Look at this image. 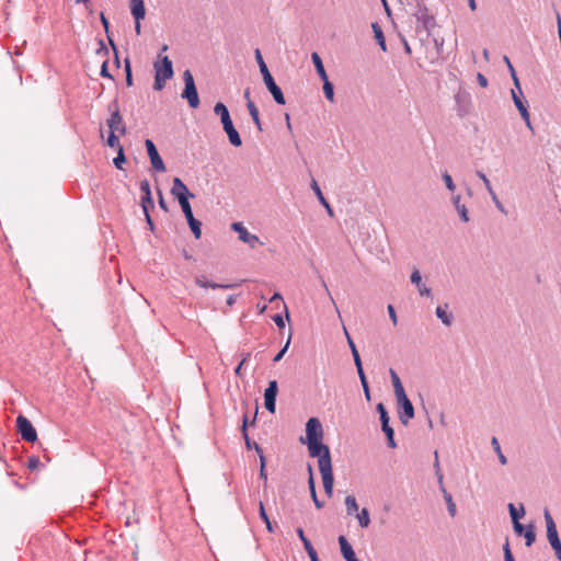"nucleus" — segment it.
Segmentation results:
<instances>
[{
    "label": "nucleus",
    "instance_id": "19",
    "mask_svg": "<svg viewBox=\"0 0 561 561\" xmlns=\"http://www.w3.org/2000/svg\"><path fill=\"white\" fill-rule=\"evenodd\" d=\"M411 283L417 287L421 296H432V290L425 284L422 283V277L419 270H414L411 274Z\"/></svg>",
    "mask_w": 561,
    "mask_h": 561
},
{
    "label": "nucleus",
    "instance_id": "48",
    "mask_svg": "<svg viewBox=\"0 0 561 561\" xmlns=\"http://www.w3.org/2000/svg\"><path fill=\"white\" fill-rule=\"evenodd\" d=\"M242 433H243V437L245 439L247 447L251 448L252 447V440H250L248 432H247V417L243 419Z\"/></svg>",
    "mask_w": 561,
    "mask_h": 561
},
{
    "label": "nucleus",
    "instance_id": "14",
    "mask_svg": "<svg viewBox=\"0 0 561 561\" xmlns=\"http://www.w3.org/2000/svg\"><path fill=\"white\" fill-rule=\"evenodd\" d=\"M277 391H278L277 381L271 380L268 382L267 388L265 389V392H264V405H265V409L271 413H274L275 409H276Z\"/></svg>",
    "mask_w": 561,
    "mask_h": 561
},
{
    "label": "nucleus",
    "instance_id": "22",
    "mask_svg": "<svg viewBox=\"0 0 561 561\" xmlns=\"http://www.w3.org/2000/svg\"><path fill=\"white\" fill-rule=\"evenodd\" d=\"M130 12L135 20H142L146 15L144 0H130Z\"/></svg>",
    "mask_w": 561,
    "mask_h": 561
},
{
    "label": "nucleus",
    "instance_id": "27",
    "mask_svg": "<svg viewBox=\"0 0 561 561\" xmlns=\"http://www.w3.org/2000/svg\"><path fill=\"white\" fill-rule=\"evenodd\" d=\"M390 375H391V380H392L396 398L403 397V394H405V390L401 383L399 376L392 369H390Z\"/></svg>",
    "mask_w": 561,
    "mask_h": 561
},
{
    "label": "nucleus",
    "instance_id": "29",
    "mask_svg": "<svg viewBox=\"0 0 561 561\" xmlns=\"http://www.w3.org/2000/svg\"><path fill=\"white\" fill-rule=\"evenodd\" d=\"M381 430H382V432L386 434L387 442H388V446H389L390 448H396V447H397V444H396V440H394V431H393V428L390 426V424H383V425H381Z\"/></svg>",
    "mask_w": 561,
    "mask_h": 561
},
{
    "label": "nucleus",
    "instance_id": "60",
    "mask_svg": "<svg viewBox=\"0 0 561 561\" xmlns=\"http://www.w3.org/2000/svg\"><path fill=\"white\" fill-rule=\"evenodd\" d=\"M255 59H256V61H257L259 67H260L261 65L265 64V61H264V59H263V56H262V54H261V50H260L259 48H257V49H255Z\"/></svg>",
    "mask_w": 561,
    "mask_h": 561
},
{
    "label": "nucleus",
    "instance_id": "59",
    "mask_svg": "<svg viewBox=\"0 0 561 561\" xmlns=\"http://www.w3.org/2000/svg\"><path fill=\"white\" fill-rule=\"evenodd\" d=\"M158 194H159V205H160V207H161L163 210L168 211V207H167L165 201H164V198H163L162 192H161V191H158Z\"/></svg>",
    "mask_w": 561,
    "mask_h": 561
},
{
    "label": "nucleus",
    "instance_id": "33",
    "mask_svg": "<svg viewBox=\"0 0 561 561\" xmlns=\"http://www.w3.org/2000/svg\"><path fill=\"white\" fill-rule=\"evenodd\" d=\"M253 446H254L255 450L260 454V461H261L260 478L263 479L264 481H266L267 480V476H266V472H265V458L263 456V451H262L261 447L256 443H253Z\"/></svg>",
    "mask_w": 561,
    "mask_h": 561
},
{
    "label": "nucleus",
    "instance_id": "16",
    "mask_svg": "<svg viewBox=\"0 0 561 561\" xmlns=\"http://www.w3.org/2000/svg\"><path fill=\"white\" fill-rule=\"evenodd\" d=\"M264 83H265L267 90L273 95L275 102L277 104L284 105L285 104L284 94H283L280 88L275 83L273 77H270V78L265 79Z\"/></svg>",
    "mask_w": 561,
    "mask_h": 561
},
{
    "label": "nucleus",
    "instance_id": "17",
    "mask_svg": "<svg viewBox=\"0 0 561 561\" xmlns=\"http://www.w3.org/2000/svg\"><path fill=\"white\" fill-rule=\"evenodd\" d=\"M140 191L142 193L141 207L144 211H147V208L153 207V199L151 197L150 185L147 180L140 182Z\"/></svg>",
    "mask_w": 561,
    "mask_h": 561
},
{
    "label": "nucleus",
    "instance_id": "55",
    "mask_svg": "<svg viewBox=\"0 0 561 561\" xmlns=\"http://www.w3.org/2000/svg\"><path fill=\"white\" fill-rule=\"evenodd\" d=\"M273 320L278 328H283L285 325L284 319L280 314H275Z\"/></svg>",
    "mask_w": 561,
    "mask_h": 561
},
{
    "label": "nucleus",
    "instance_id": "5",
    "mask_svg": "<svg viewBox=\"0 0 561 561\" xmlns=\"http://www.w3.org/2000/svg\"><path fill=\"white\" fill-rule=\"evenodd\" d=\"M183 80H184L185 88L182 93V98L187 100L188 105L192 108H197L199 105V99H198V93H197V89H196V85L194 82L193 75L191 73L190 70L184 71Z\"/></svg>",
    "mask_w": 561,
    "mask_h": 561
},
{
    "label": "nucleus",
    "instance_id": "49",
    "mask_svg": "<svg viewBox=\"0 0 561 561\" xmlns=\"http://www.w3.org/2000/svg\"><path fill=\"white\" fill-rule=\"evenodd\" d=\"M41 465V460L37 457H31L28 458V468L31 470L37 469Z\"/></svg>",
    "mask_w": 561,
    "mask_h": 561
},
{
    "label": "nucleus",
    "instance_id": "4",
    "mask_svg": "<svg viewBox=\"0 0 561 561\" xmlns=\"http://www.w3.org/2000/svg\"><path fill=\"white\" fill-rule=\"evenodd\" d=\"M111 116L107 118L106 124L110 133H118L119 135L126 134V126L119 113L118 102L115 100L108 105Z\"/></svg>",
    "mask_w": 561,
    "mask_h": 561
},
{
    "label": "nucleus",
    "instance_id": "7",
    "mask_svg": "<svg viewBox=\"0 0 561 561\" xmlns=\"http://www.w3.org/2000/svg\"><path fill=\"white\" fill-rule=\"evenodd\" d=\"M323 428L317 417H310L306 423V443L322 440Z\"/></svg>",
    "mask_w": 561,
    "mask_h": 561
},
{
    "label": "nucleus",
    "instance_id": "39",
    "mask_svg": "<svg viewBox=\"0 0 561 561\" xmlns=\"http://www.w3.org/2000/svg\"><path fill=\"white\" fill-rule=\"evenodd\" d=\"M442 179H443L447 190L449 192L454 193L456 191V185L454 183V180H453L451 175L448 172H444L442 174Z\"/></svg>",
    "mask_w": 561,
    "mask_h": 561
},
{
    "label": "nucleus",
    "instance_id": "52",
    "mask_svg": "<svg viewBox=\"0 0 561 561\" xmlns=\"http://www.w3.org/2000/svg\"><path fill=\"white\" fill-rule=\"evenodd\" d=\"M260 71H261V73L263 76V80L272 77L271 72L268 71V68H267L266 64H263V65L260 66Z\"/></svg>",
    "mask_w": 561,
    "mask_h": 561
},
{
    "label": "nucleus",
    "instance_id": "38",
    "mask_svg": "<svg viewBox=\"0 0 561 561\" xmlns=\"http://www.w3.org/2000/svg\"><path fill=\"white\" fill-rule=\"evenodd\" d=\"M491 444H492V446L494 448V451L497 454L500 462L502 465H506L507 463V459H506V457L504 456V454L501 450V446H500V443H499L497 438L493 437L492 440H491Z\"/></svg>",
    "mask_w": 561,
    "mask_h": 561
},
{
    "label": "nucleus",
    "instance_id": "34",
    "mask_svg": "<svg viewBox=\"0 0 561 561\" xmlns=\"http://www.w3.org/2000/svg\"><path fill=\"white\" fill-rule=\"evenodd\" d=\"M357 519L363 528H367L370 524L369 512L367 508H363L359 513H357Z\"/></svg>",
    "mask_w": 561,
    "mask_h": 561
},
{
    "label": "nucleus",
    "instance_id": "20",
    "mask_svg": "<svg viewBox=\"0 0 561 561\" xmlns=\"http://www.w3.org/2000/svg\"><path fill=\"white\" fill-rule=\"evenodd\" d=\"M451 203H453L456 211L458 213L460 219L463 222H468L470 220L469 211H468L466 205L461 203V196L459 194L453 195Z\"/></svg>",
    "mask_w": 561,
    "mask_h": 561
},
{
    "label": "nucleus",
    "instance_id": "2",
    "mask_svg": "<svg viewBox=\"0 0 561 561\" xmlns=\"http://www.w3.org/2000/svg\"><path fill=\"white\" fill-rule=\"evenodd\" d=\"M154 68V83L153 89L160 91L164 88L167 80L173 76L172 61L168 56L159 54L158 60L153 65Z\"/></svg>",
    "mask_w": 561,
    "mask_h": 561
},
{
    "label": "nucleus",
    "instance_id": "26",
    "mask_svg": "<svg viewBox=\"0 0 561 561\" xmlns=\"http://www.w3.org/2000/svg\"><path fill=\"white\" fill-rule=\"evenodd\" d=\"M247 108H248L249 114H250L251 118L253 119L256 128L259 129V131H261L262 130V124H261V121H260L259 110H257L256 105L254 104L253 101H249L247 103Z\"/></svg>",
    "mask_w": 561,
    "mask_h": 561
},
{
    "label": "nucleus",
    "instance_id": "40",
    "mask_svg": "<svg viewBox=\"0 0 561 561\" xmlns=\"http://www.w3.org/2000/svg\"><path fill=\"white\" fill-rule=\"evenodd\" d=\"M125 161H126V159H125V154H124V149H123V147H119V150H117V156L113 160L114 165L117 169L122 170Z\"/></svg>",
    "mask_w": 561,
    "mask_h": 561
},
{
    "label": "nucleus",
    "instance_id": "54",
    "mask_svg": "<svg viewBox=\"0 0 561 561\" xmlns=\"http://www.w3.org/2000/svg\"><path fill=\"white\" fill-rule=\"evenodd\" d=\"M250 354H245V356L242 358V360L240 362V364L236 367L234 369V374L237 376H240L241 375V368L243 366V364L247 362V359L249 358Z\"/></svg>",
    "mask_w": 561,
    "mask_h": 561
},
{
    "label": "nucleus",
    "instance_id": "45",
    "mask_svg": "<svg viewBox=\"0 0 561 561\" xmlns=\"http://www.w3.org/2000/svg\"><path fill=\"white\" fill-rule=\"evenodd\" d=\"M359 379H360V383H362L365 397L369 401L370 400V392H369V386H368L366 376L359 377Z\"/></svg>",
    "mask_w": 561,
    "mask_h": 561
},
{
    "label": "nucleus",
    "instance_id": "8",
    "mask_svg": "<svg viewBox=\"0 0 561 561\" xmlns=\"http://www.w3.org/2000/svg\"><path fill=\"white\" fill-rule=\"evenodd\" d=\"M171 194L174 198L178 199L180 205H183V203H188V198L194 197V195L188 191L187 186L180 178L173 179Z\"/></svg>",
    "mask_w": 561,
    "mask_h": 561
},
{
    "label": "nucleus",
    "instance_id": "50",
    "mask_svg": "<svg viewBox=\"0 0 561 561\" xmlns=\"http://www.w3.org/2000/svg\"><path fill=\"white\" fill-rule=\"evenodd\" d=\"M387 309L392 323L396 325L398 323V318L393 306L389 305Z\"/></svg>",
    "mask_w": 561,
    "mask_h": 561
},
{
    "label": "nucleus",
    "instance_id": "1",
    "mask_svg": "<svg viewBox=\"0 0 561 561\" xmlns=\"http://www.w3.org/2000/svg\"><path fill=\"white\" fill-rule=\"evenodd\" d=\"M214 113L220 117L222 128L226 131L230 144L234 147H240L242 145V140L238 130L233 126L227 106L221 102H217L214 106Z\"/></svg>",
    "mask_w": 561,
    "mask_h": 561
},
{
    "label": "nucleus",
    "instance_id": "24",
    "mask_svg": "<svg viewBox=\"0 0 561 561\" xmlns=\"http://www.w3.org/2000/svg\"><path fill=\"white\" fill-rule=\"evenodd\" d=\"M311 59H312V62L314 65V68L317 70V73L319 75L320 79L323 81L325 79H328V75L325 72V69H324V66H323V62H322V59L321 57L319 56L318 53H312L311 54Z\"/></svg>",
    "mask_w": 561,
    "mask_h": 561
},
{
    "label": "nucleus",
    "instance_id": "47",
    "mask_svg": "<svg viewBox=\"0 0 561 561\" xmlns=\"http://www.w3.org/2000/svg\"><path fill=\"white\" fill-rule=\"evenodd\" d=\"M477 175L482 180V183L484 184V186H485L488 192L493 188L492 185H491L490 180L488 179V176L483 172L478 171Z\"/></svg>",
    "mask_w": 561,
    "mask_h": 561
},
{
    "label": "nucleus",
    "instance_id": "21",
    "mask_svg": "<svg viewBox=\"0 0 561 561\" xmlns=\"http://www.w3.org/2000/svg\"><path fill=\"white\" fill-rule=\"evenodd\" d=\"M339 543L341 553L346 561H358L352 546L344 536L339 537Z\"/></svg>",
    "mask_w": 561,
    "mask_h": 561
},
{
    "label": "nucleus",
    "instance_id": "63",
    "mask_svg": "<svg viewBox=\"0 0 561 561\" xmlns=\"http://www.w3.org/2000/svg\"><path fill=\"white\" fill-rule=\"evenodd\" d=\"M296 533H297L299 539L301 540V542H305V541L308 540V538L305 536V533H304L302 528L298 527L296 529Z\"/></svg>",
    "mask_w": 561,
    "mask_h": 561
},
{
    "label": "nucleus",
    "instance_id": "62",
    "mask_svg": "<svg viewBox=\"0 0 561 561\" xmlns=\"http://www.w3.org/2000/svg\"><path fill=\"white\" fill-rule=\"evenodd\" d=\"M259 508H260V517L264 520L266 519L268 516L265 512V508H264V505L262 502L259 503Z\"/></svg>",
    "mask_w": 561,
    "mask_h": 561
},
{
    "label": "nucleus",
    "instance_id": "56",
    "mask_svg": "<svg viewBox=\"0 0 561 561\" xmlns=\"http://www.w3.org/2000/svg\"><path fill=\"white\" fill-rule=\"evenodd\" d=\"M477 80L482 88L488 87V79L482 73H478Z\"/></svg>",
    "mask_w": 561,
    "mask_h": 561
},
{
    "label": "nucleus",
    "instance_id": "57",
    "mask_svg": "<svg viewBox=\"0 0 561 561\" xmlns=\"http://www.w3.org/2000/svg\"><path fill=\"white\" fill-rule=\"evenodd\" d=\"M302 545H304V548H305L307 554L316 551V549L313 548V546L311 545L309 539L307 541L302 542Z\"/></svg>",
    "mask_w": 561,
    "mask_h": 561
},
{
    "label": "nucleus",
    "instance_id": "23",
    "mask_svg": "<svg viewBox=\"0 0 561 561\" xmlns=\"http://www.w3.org/2000/svg\"><path fill=\"white\" fill-rule=\"evenodd\" d=\"M308 470H309L308 485H309V489H310V494H311L312 501H313V503H314L317 508H322L324 504L317 496L316 484H314V479H313L311 466L308 467Z\"/></svg>",
    "mask_w": 561,
    "mask_h": 561
},
{
    "label": "nucleus",
    "instance_id": "43",
    "mask_svg": "<svg viewBox=\"0 0 561 561\" xmlns=\"http://www.w3.org/2000/svg\"><path fill=\"white\" fill-rule=\"evenodd\" d=\"M353 359H354V364H355L356 369H357L358 377L365 376L359 354L353 355Z\"/></svg>",
    "mask_w": 561,
    "mask_h": 561
},
{
    "label": "nucleus",
    "instance_id": "44",
    "mask_svg": "<svg viewBox=\"0 0 561 561\" xmlns=\"http://www.w3.org/2000/svg\"><path fill=\"white\" fill-rule=\"evenodd\" d=\"M289 343H290V337L287 340V342L284 345V347L275 355V357L273 358V362L276 363V362H279L283 358V356L285 355V353L288 350Z\"/></svg>",
    "mask_w": 561,
    "mask_h": 561
},
{
    "label": "nucleus",
    "instance_id": "64",
    "mask_svg": "<svg viewBox=\"0 0 561 561\" xmlns=\"http://www.w3.org/2000/svg\"><path fill=\"white\" fill-rule=\"evenodd\" d=\"M488 193L491 196L494 205L497 204L499 202H501L493 188L491 191H489Z\"/></svg>",
    "mask_w": 561,
    "mask_h": 561
},
{
    "label": "nucleus",
    "instance_id": "53",
    "mask_svg": "<svg viewBox=\"0 0 561 561\" xmlns=\"http://www.w3.org/2000/svg\"><path fill=\"white\" fill-rule=\"evenodd\" d=\"M101 76L104 78H110V79L113 78L112 75L107 71V61H104L102 64Z\"/></svg>",
    "mask_w": 561,
    "mask_h": 561
},
{
    "label": "nucleus",
    "instance_id": "11",
    "mask_svg": "<svg viewBox=\"0 0 561 561\" xmlns=\"http://www.w3.org/2000/svg\"><path fill=\"white\" fill-rule=\"evenodd\" d=\"M397 400L401 409L399 411V419L404 425H407L409 421L414 417V408L407 393L403 394V397H398Z\"/></svg>",
    "mask_w": 561,
    "mask_h": 561
},
{
    "label": "nucleus",
    "instance_id": "46",
    "mask_svg": "<svg viewBox=\"0 0 561 561\" xmlns=\"http://www.w3.org/2000/svg\"><path fill=\"white\" fill-rule=\"evenodd\" d=\"M503 550H504V560L505 561H515L514 557L512 554V551L510 549L508 540H506V542H505V545L503 547Z\"/></svg>",
    "mask_w": 561,
    "mask_h": 561
},
{
    "label": "nucleus",
    "instance_id": "15",
    "mask_svg": "<svg viewBox=\"0 0 561 561\" xmlns=\"http://www.w3.org/2000/svg\"><path fill=\"white\" fill-rule=\"evenodd\" d=\"M518 94L515 92V90H512V98L515 106L520 113L522 118L526 123L527 127L531 129V122H530V115L527 108L526 102L523 100V93L520 88L518 89Z\"/></svg>",
    "mask_w": 561,
    "mask_h": 561
},
{
    "label": "nucleus",
    "instance_id": "25",
    "mask_svg": "<svg viewBox=\"0 0 561 561\" xmlns=\"http://www.w3.org/2000/svg\"><path fill=\"white\" fill-rule=\"evenodd\" d=\"M311 187L314 191L319 202L325 207L328 214L330 216H333V210H332L330 204L328 203V201L325 199V197L323 196L322 191L316 180H312Z\"/></svg>",
    "mask_w": 561,
    "mask_h": 561
},
{
    "label": "nucleus",
    "instance_id": "61",
    "mask_svg": "<svg viewBox=\"0 0 561 561\" xmlns=\"http://www.w3.org/2000/svg\"><path fill=\"white\" fill-rule=\"evenodd\" d=\"M513 525H514V529H515V531H516L517 534H519V535H520V534H523V531H524V526H523L518 520L513 522Z\"/></svg>",
    "mask_w": 561,
    "mask_h": 561
},
{
    "label": "nucleus",
    "instance_id": "6",
    "mask_svg": "<svg viewBox=\"0 0 561 561\" xmlns=\"http://www.w3.org/2000/svg\"><path fill=\"white\" fill-rule=\"evenodd\" d=\"M16 427L21 437L28 442L34 443L37 439V433L31 421L23 415L16 417Z\"/></svg>",
    "mask_w": 561,
    "mask_h": 561
},
{
    "label": "nucleus",
    "instance_id": "32",
    "mask_svg": "<svg viewBox=\"0 0 561 561\" xmlns=\"http://www.w3.org/2000/svg\"><path fill=\"white\" fill-rule=\"evenodd\" d=\"M442 492H443L444 499H445V501L447 503L448 513L450 514L451 517H454L456 515L457 511H456V505H455V503L453 501V496H451L450 493H448L446 491L445 488H442Z\"/></svg>",
    "mask_w": 561,
    "mask_h": 561
},
{
    "label": "nucleus",
    "instance_id": "10",
    "mask_svg": "<svg viewBox=\"0 0 561 561\" xmlns=\"http://www.w3.org/2000/svg\"><path fill=\"white\" fill-rule=\"evenodd\" d=\"M145 146H146L147 153L149 156L150 163H151L152 168L158 172H165L164 162H163L162 158L160 157L153 141L150 139H147L145 141Z\"/></svg>",
    "mask_w": 561,
    "mask_h": 561
},
{
    "label": "nucleus",
    "instance_id": "30",
    "mask_svg": "<svg viewBox=\"0 0 561 561\" xmlns=\"http://www.w3.org/2000/svg\"><path fill=\"white\" fill-rule=\"evenodd\" d=\"M196 284L199 287L213 288V289H216V288H231V287H233V285H230V284H217V283L204 280L202 278H196Z\"/></svg>",
    "mask_w": 561,
    "mask_h": 561
},
{
    "label": "nucleus",
    "instance_id": "35",
    "mask_svg": "<svg viewBox=\"0 0 561 561\" xmlns=\"http://www.w3.org/2000/svg\"><path fill=\"white\" fill-rule=\"evenodd\" d=\"M323 92L328 101L334 102V88L329 79L323 80Z\"/></svg>",
    "mask_w": 561,
    "mask_h": 561
},
{
    "label": "nucleus",
    "instance_id": "28",
    "mask_svg": "<svg viewBox=\"0 0 561 561\" xmlns=\"http://www.w3.org/2000/svg\"><path fill=\"white\" fill-rule=\"evenodd\" d=\"M446 308H447V306H445V307L438 306V307H436L435 313H436L437 318L445 325L449 327L451 324V321H453V316L447 312Z\"/></svg>",
    "mask_w": 561,
    "mask_h": 561
},
{
    "label": "nucleus",
    "instance_id": "41",
    "mask_svg": "<svg viewBox=\"0 0 561 561\" xmlns=\"http://www.w3.org/2000/svg\"><path fill=\"white\" fill-rule=\"evenodd\" d=\"M524 537L526 539V546L529 547L534 543L536 539V534L534 531L533 526H529L526 531L524 533Z\"/></svg>",
    "mask_w": 561,
    "mask_h": 561
},
{
    "label": "nucleus",
    "instance_id": "31",
    "mask_svg": "<svg viewBox=\"0 0 561 561\" xmlns=\"http://www.w3.org/2000/svg\"><path fill=\"white\" fill-rule=\"evenodd\" d=\"M345 506L348 515H353L358 511V505L354 495H347L345 497Z\"/></svg>",
    "mask_w": 561,
    "mask_h": 561
},
{
    "label": "nucleus",
    "instance_id": "37",
    "mask_svg": "<svg viewBox=\"0 0 561 561\" xmlns=\"http://www.w3.org/2000/svg\"><path fill=\"white\" fill-rule=\"evenodd\" d=\"M508 511L513 522L519 520V518L525 515V508L523 505H520L519 511H517L514 504L510 503Z\"/></svg>",
    "mask_w": 561,
    "mask_h": 561
},
{
    "label": "nucleus",
    "instance_id": "3",
    "mask_svg": "<svg viewBox=\"0 0 561 561\" xmlns=\"http://www.w3.org/2000/svg\"><path fill=\"white\" fill-rule=\"evenodd\" d=\"M307 445L309 455L318 458L319 470L332 467L330 449L322 440L308 443Z\"/></svg>",
    "mask_w": 561,
    "mask_h": 561
},
{
    "label": "nucleus",
    "instance_id": "12",
    "mask_svg": "<svg viewBox=\"0 0 561 561\" xmlns=\"http://www.w3.org/2000/svg\"><path fill=\"white\" fill-rule=\"evenodd\" d=\"M182 208V211L185 215V218L187 220V224L196 239L201 238L202 234V222L194 218L192 207L190 202L183 203V205H180Z\"/></svg>",
    "mask_w": 561,
    "mask_h": 561
},
{
    "label": "nucleus",
    "instance_id": "13",
    "mask_svg": "<svg viewBox=\"0 0 561 561\" xmlns=\"http://www.w3.org/2000/svg\"><path fill=\"white\" fill-rule=\"evenodd\" d=\"M231 229L238 233L239 239L242 242L249 244L250 248L252 249H254L256 244L260 242L259 237L250 233L248 229L242 225V222H233L231 225Z\"/></svg>",
    "mask_w": 561,
    "mask_h": 561
},
{
    "label": "nucleus",
    "instance_id": "51",
    "mask_svg": "<svg viewBox=\"0 0 561 561\" xmlns=\"http://www.w3.org/2000/svg\"><path fill=\"white\" fill-rule=\"evenodd\" d=\"M508 71L511 72V76H512V79L514 80V84L517 89H519V81H518V78L516 76V71L513 67V65H510L508 66Z\"/></svg>",
    "mask_w": 561,
    "mask_h": 561
},
{
    "label": "nucleus",
    "instance_id": "18",
    "mask_svg": "<svg viewBox=\"0 0 561 561\" xmlns=\"http://www.w3.org/2000/svg\"><path fill=\"white\" fill-rule=\"evenodd\" d=\"M322 482H323V489L328 496H332L333 494V484H334V478L332 473V467L325 468L320 470Z\"/></svg>",
    "mask_w": 561,
    "mask_h": 561
},
{
    "label": "nucleus",
    "instance_id": "36",
    "mask_svg": "<svg viewBox=\"0 0 561 561\" xmlns=\"http://www.w3.org/2000/svg\"><path fill=\"white\" fill-rule=\"evenodd\" d=\"M373 28H374L375 37L378 41L380 48L383 51H386L387 45H386L385 36H383L381 28L377 24H373Z\"/></svg>",
    "mask_w": 561,
    "mask_h": 561
},
{
    "label": "nucleus",
    "instance_id": "42",
    "mask_svg": "<svg viewBox=\"0 0 561 561\" xmlns=\"http://www.w3.org/2000/svg\"><path fill=\"white\" fill-rule=\"evenodd\" d=\"M106 142L107 146H110L111 148H116L117 150H119V147H122L118 137L116 136V133H108Z\"/></svg>",
    "mask_w": 561,
    "mask_h": 561
},
{
    "label": "nucleus",
    "instance_id": "58",
    "mask_svg": "<svg viewBox=\"0 0 561 561\" xmlns=\"http://www.w3.org/2000/svg\"><path fill=\"white\" fill-rule=\"evenodd\" d=\"M126 72H127V76H126V83L127 85H131L133 84V78H131V73H130V67H129V64L127 62L126 64Z\"/></svg>",
    "mask_w": 561,
    "mask_h": 561
},
{
    "label": "nucleus",
    "instance_id": "9",
    "mask_svg": "<svg viewBox=\"0 0 561 561\" xmlns=\"http://www.w3.org/2000/svg\"><path fill=\"white\" fill-rule=\"evenodd\" d=\"M545 519L547 526V537L552 549L561 551V541L559 539L558 530L554 520L548 511L545 512Z\"/></svg>",
    "mask_w": 561,
    "mask_h": 561
}]
</instances>
